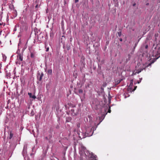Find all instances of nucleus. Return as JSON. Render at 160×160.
I'll list each match as a JSON object with an SVG mask.
<instances>
[{"label":"nucleus","mask_w":160,"mask_h":160,"mask_svg":"<svg viewBox=\"0 0 160 160\" xmlns=\"http://www.w3.org/2000/svg\"><path fill=\"white\" fill-rule=\"evenodd\" d=\"M72 120V118L71 117H68L66 118V122H70Z\"/></svg>","instance_id":"obj_6"},{"label":"nucleus","mask_w":160,"mask_h":160,"mask_svg":"<svg viewBox=\"0 0 160 160\" xmlns=\"http://www.w3.org/2000/svg\"><path fill=\"white\" fill-rule=\"evenodd\" d=\"M2 25V23H1L0 22V25Z\"/></svg>","instance_id":"obj_32"},{"label":"nucleus","mask_w":160,"mask_h":160,"mask_svg":"<svg viewBox=\"0 0 160 160\" xmlns=\"http://www.w3.org/2000/svg\"><path fill=\"white\" fill-rule=\"evenodd\" d=\"M118 36L119 37H120L122 35L121 32H118Z\"/></svg>","instance_id":"obj_15"},{"label":"nucleus","mask_w":160,"mask_h":160,"mask_svg":"<svg viewBox=\"0 0 160 160\" xmlns=\"http://www.w3.org/2000/svg\"><path fill=\"white\" fill-rule=\"evenodd\" d=\"M13 136V134L12 133L11 131L10 132L9 135L8 137L9 139H11L12 138Z\"/></svg>","instance_id":"obj_7"},{"label":"nucleus","mask_w":160,"mask_h":160,"mask_svg":"<svg viewBox=\"0 0 160 160\" xmlns=\"http://www.w3.org/2000/svg\"><path fill=\"white\" fill-rule=\"evenodd\" d=\"M149 3H147L146 4V5L147 6H148V5H149Z\"/></svg>","instance_id":"obj_26"},{"label":"nucleus","mask_w":160,"mask_h":160,"mask_svg":"<svg viewBox=\"0 0 160 160\" xmlns=\"http://www.w3.org/2000/svg\"><path fill=\"white\" fill-rule=\"evenodd\" d=\"M83 92V90L82 89H79L78 90V93L79 94H82Z\"/></svg>","instance_id":"obj_13"},{"label":"nucleus","mask_w":160,"mask_h":160,"mask_svg":"<svg viewBox=\"0 0 160 160\" xmlns=\"http://www.w3.org/2000/svg\"><path fill=\"white\" fill-rule=\"evenodd\" d=\"M119 40L121 41V42H122V38H120L119 39Z\"/></svg>","instance_id":"obj_22"},{"label":"nucleus","mask_w":160,"mask_h":160,"mask_svg":"<svg viewBox=\"0 0 160 160\" xmlns=\"http://www.w3.org/2000/svg\"><path fill=\"white\" fill-rule=\"evenodd\" d=\"M111 112V110H110V107H109V109H108V112H109V113H110V112Z\"/></svg>","instance_id":"obj_18"},{"label":"nucleus","mask_w":160,"mask_h":160,"mask_svg":"<svg viewBox=\"0 0 160 160\" xmlns=\"http://www.w3.org/2000/svg\"><path fill=\"white\" fill-rule=\"evenodd\" d=\"M70 106L71 107H72V108H74V107H75V105H74V104H70Z\"/></svg>","instance_id":"obj_17"},{"label":"nucleus","mask_w":160,"mask_h":160,"mask_svg":"<svg viewBox=\"0 0 160 160\" xmlns=\"http://www.w3.org/2000/svg\"><path fill=\"white\" fill-rule=\"evenodd\" d=\"M17 58L19 59L20 61H22L23 60L22 54L21 53L18 54L17 56Z\"/></svg>","instance_id":"obj_3"},{"label":"nucleus","mask_w":160,"mask_h":160,"mask_svg":"<svg viewBox=\"0 0 160 160\" xmlns=\"http://www.w3.org/2000/svg\"><path fill=\"white\" fill-rule=\"evenodd\" d=\"M43 76V74L42 72L41 74H40L39 73L38 74V76H37V78H38V79L39 81H41L42 80V77Z\"/></svg>","instance_id":"obj_1"},{"label":"nucleus","mask_w":160,"mask_h":160,"mask_svg":"<svg viewBox=\"0 0 160 160\" xmlns=\"http://www.w3.org/2000/svg\"><path fill=\"white\" fill-rule=\"evenodd\" d=\"M14 30L15 31V30H16V29H14Z\"/></svg>","instance_id":"obj_36"},{"label":"nucleus","mask_w":160,"mask_h":160,"mask_svg":"<svg viewBox=\"0 0 160 160\" xmlns=\"http://www.w3.org/2000/svg\"><path fill=\"white\" fill-rule=\"evenodd\" d=\"M43 160L42 159H41L40 160Z\"/></svg>","instance_id":"obj_33"},{"label":"nucleus","mask_w":160,"mask_h":160,"mask_svg":"<svg viewBox=\"0 0 160 160\" xmlns=\"http://www.w3.org/2000/svg\"><path fill=\"white\" fill-rule=\"evenodd\" d=\"M90 157L91 158H95V155H94V154L92 153V152L91 153H90Z\"/></svg>","instance_id":"obj_8"},{"label":"nucleus","mask_w":160,"mask_h":160,"mask_svg":"<svg viewBox=\"0 0 160 160\" xmlns=\"http://www.w3.org/2000/svg\"><path fill=\"white\" fill-rule=\"evenodd\" d=\"M132 84V81L130 83V85H131V84Z\"/></svg>","instance_id":"obj_27"},{"label":"nucleus","mask_w":160,"mask_h":160,"mask_svg":"<svg viewBox=\"0 0 160 160\" xmlns=\"http://www.w3.org/2000/svg\"><path fill=\"white\" fill-rule=\"evenodd\" d=\"M71 113L72 115L74 116L77 115L78 111L77 110L75 111L73 109H72L71 110Z\"/></svg>","instance_id":"obj_2"},{"label":"nucleus","mask_w":160,"mask_h":160,"mask_svg":"<svg viewBox=\"0 0 160 160\" xmlns=\"http://www.w3.org/2000/svg\"><path fill=\"white\" fill-rule=\"evenodd\" d=\"M77 126L78 128H79L80 127V124L79 123H78L77 124Z\"/></svg>","instance_id":"obj_16"},{"label":"nucleus","mask_w":160,"mask_h":160,"mask_svg":"<svg viewBox=\"0 0 160 160\" xmlns=\"http://www.w3.org/2000/svg\"><path fill=\"white\" fill-rule=\"evenodd\" d=\"M14 30L15 31V30H16V29H14Z\"/></svg>","instance_id":"obj_38"},{"label":"nucleus","mask_w":160,"mask_h":160,"mask_svg":"<svg viewBox=\"0 0 160 160\" xmlns=\"http://www.w3.org/2000/svg\"><path fill=\"white\" fill-rule=\"evenodd\" d=\"M30 57L31 58H33L35 57V54L33 52H31Z\"/></svg>","instance_id":"obj_11"},{"label":"nucleus","mask_w":160,"mask_h":160,"mask_svg":"<svg viewBox=\"0 0 160 160\" xmlns=\"http://www.w3.org/2000/svg\"><path fill=\"white\" fill-rule=\"evenodd\" d=\"M154 62H151V63H150L148 65V66L149 65H150L152 63H153Z\"/></svg>","instance_id":"obj_21"},{"label":"nucleus","mask_w":160,"mask_h":160,"mask_svg":"<svg viewBox=\"0 0 160 160\" xmlns=\"http://www.w3.org/2000/svg\"><path fill=\"white\" fill-rule=\"evenodd\" d=\"M14 30L15 31V30H16V29H14Z\"/></svg>","instance_id":"obj_37"},{"label":"nucleus","mask_w":160,"mask_h":160,"mask_svg":"<svg viewBox=\"0 0 160 160\" xmlns=\"http://www.w3.org/2000/svg\"><path fill=\"white\" fill-rule=\"evenodd\" d=\"M141 38H139V39H138V42L140 40V39Z\"/></svg>","instance_id":"obj_31"},{"label":"nucleus","mask_w":160,"mask_h":160,"mask_svg":"<svg viewBox=\"0 0 160 160\" xmlns=\"http://www.w3.org/2000/svg\"><path fill=\"white\" fill-rule=\"evenodd\" d=\"M144 69H145V68H143L138 69L136 70L135 71H134V72H135V73L134 74V72H133V74H135L136 73H139L140 72L142 71Z\"/></svg>","instance_id":"obj_4"},{"label":"nucleus","mask_w":160,"mask_h":160,"mask_svg":"<svg viewBox=\"0 0 160 160\" xmlns=\"http://www.w3.org/2000/svg\"><path fill=\"white\" fill-rule=\"evenodd\" d=\"M3 1H6V0H2Z\"/></svg>","instance_id":"obj_34"},{"label":"nucleus","mask_w":160,"mask_h":160,"mask_svg":"<svg viewBox=\"0 0 160 160\" xmlns=\"http://www.w3.org/2000/svg\"><path fill=\"white\" fill-rule=\"evenodd\" d=\"M141 80H140V82H138V83H140V82H141Z\"/></svg>","instance_id":"obj_30"},{"label":"nucleus","mask_w":160,"mask_h":160,"mask_svg":"<svg viewBox=\"0 0 160 160\" xmlns=\"http://www.w3.org/2000/svg\"><path fill=\"white\" fill-rule=\"evenodd\" d=\"M61 42H62L63 41H64L65 40V36L63 35L62 36L61 38Z\"/></svg>","instance_id":"obj_9"},{"label":"nucleus","mask_w":160,"mask_h":160,"mask_svg":"<svg viewBox=\"0 0 160 160\" xmlns=\"http://www.w3.org/2000/svg\"><path fill=\"white\" fill-rule=\"evenodd\" d=\"M48 50H49V48H47V50H46V51L47 52V51H48Z\"/></svg>","instance_id":"obj_25"},{"label":"nucleus","mask_w":160,"mask_h":160,"mask_svg":"<svg viewBox=\"0 0 160 160\" xmlns=\"http://www.w3.org/2000/svg\"><path fill=\"white\" fill-rule=\"evenodd\" d=\"M37 6H38V5H37L36 6V7H37Z\"/></svg>","instance_id":"obj_35"},{"label":"nucleus","mask_w":160,"mask_h":160,"mask_svg":"<svg viewBox=\"0 0 160 160\" xmlns=\"http://www.w3.org/2000/svg\"><path fill=\"white\" fill-rule=\"evenodd\" d=\"M148 48V45H146L145 46V48L147 49V48Z\"/></svg>","instance_id":"obj_20"},{"label":"nucleus","mask_w":160,"mask_h":160,"mask_svg":"<svg viewBox=\"0 0 160 160\" xmlns=\"http://www.w3.org/2000/svg\"><path fill=\"white\" fill-rule=\"evenodd\" d=\"M137 43H135V46L136 47L137 45Z\"/></svg>","instance_id":"obj_29"},{"label":"nucleus","mask_w":160,"mask_h":160,"mask_svg":"<svg viewBox=\"0 0 160 160\" xmlns=\"http://www.w3.org/2000/svg\"><path fill=\"white\" fill-rule=\"evenodd\" d=\"M78 0H75V2L77 3V2H78Z\"/></svg>","instance_id":"obj_23"},{"label":"nucleus","mask_w":160,"mask_h":160,"mask_svg":"<svg viewBox=\"0 0 160 160\" xmlns=\"http://www.w3.org/2000/svg\"><path fill=\"white\" fill-rule=\"evenodd\" d=\"M122 80L121 79H120V80H117L116 82L115 85H117L119 83L121 82V81H122Z\"/></svg>","instance_id":"obj_10"},{"label":"nucleus","mask_w":160,"mask_h":160,"mask_svg":"<svg viewBox=\"0 0 160 160\" xmlns=\"http://www.w3.org/2000/svg\"><path fill=\"white\" fill-rule=\"evenodd\" d=\"M137 88V86H135L134 87V88L132 90V91H134L135 90H136V88Z\"/></svg>","instance_id":"obj_19"},{"label":"nucleus","mask_w":160,"mask_h":160,"mask_svg":"<svg viewBox=\"0 0 160 160\" xmlns=\"http://www.w3.org/2000/svg\"><path fill=\"white\" fill-rule=\"evenodd\" d=\"M48 74H51L52 73V70L51 69H49L48 71Z\"/></svg>","instance_id":"obj_12"},{"label":"nucleus","mask_w":160,"mask_h":160,"mask_svg":"<svg viewBox=\"0 0 160 160\" xmlns=\"http://www.w3.org/2000/svg\"><path fill=\"white\" fill-rule=\"evenodd\" d=\"M135 5H136V4H135V3L133 4V6H135Z\"/></svg>","instance_id":"obj_28"},{"label":"nucleus","mask_w":160,"mask_h":160,"mask_svg":"<svg viewBox=\"0 0 160 160\" xmlns=\"http://www.w3.org/2000/svg\"><path fill=\"white\" fill-rule=\"evenodd\" d=\"M45 138L47 140H48V137H46Z\"/></svg>","instance_id":"obj_24"},{"label":"nucleus","mask_w":160,"mask_h":160,"mask_svg":"<svg viewBox=\"0 0 160 160\" xmlns=\"http://www.w3.org/2000/svg\"><path fill=\"white\" fill-rule=\"evenodd\" d=\"M6 76L7 77V78H10V74L9 73H7L6 74Z\"/></svg>","instance_id":"obj_14"},{"label":"nucleus","mask_w":160,"mask_h":160,"mask_svg":"<svg viewBox=\"0 0 160 160\" xmlns=\"http://www.w3.org/2000/svg\"><path fill=\"white\" fill-rule=\"evenodd\" d=\"M28 94L30 98H32L33 99H35L36 98L35 96L32 95V94L31 93L28 92Z\"/></svg>","instance_id":"obj_5"}]
</instances>
